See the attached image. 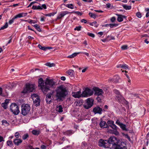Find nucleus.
Instances as JSON below:
<instances>
[{
  "label": "nucleus",
  "instance_id": "nucleus-1",
  "mask_svg": "<svg viewBox=\"0 0 149 149\" xmlns=\"http://www.w3.org/2000/svg\"><path fill=\"white\" fill-rule=\"evenodd\" d=\"M68 94L66 87L61 85L57 87L54 91L48 93L46 98L47 104H50L52 102L51 97L55 100L58 102L62 101Z\"/></svg>",
  "mask_w": 149,
  "mask_h": 149
},
{
  "label": "nucleus",
  "instance_id": "nucleus-2",
  "mask_svg": "<svg viewBox=\"0 0 149 149\" xmlns=\"http://www.w3.org/2000/svg\"><path fill=\"white\" fill-rule=\"evenodd\" d=\"M109 148L111 149H112L115 147V146H117L120 143V140L114 136H111L108 139Z\"/></svg>",
  "mask_w": 149,
  "mask_h": 149
},
{
  "label": "nucleus",
  "instance_id": "nucleus-3",
  "mask_svg": "<svg viewBox=\"0 0 149 149\" xmlns=\"http://www.w3.org/2000/svg\"><path fill=\"white\" fill-rule=\"evenodd\" d=\"M45 84L43 79L42 78H40L38 80V87L44 93L46 94L49 91V88L47 87Z\"/></svg>",
  "mask_w": 149,
  "mask_h": 149
},
{
  "label": "nucleus",
  "instance_id": "nucleus-4",
  "mask_svg": "<svg viewBox=\"0 0 149 149\" xmlns=\"http://www.w3.org/2000/svg\"><path fill=\"white\" fill-rule=\"evenodd\" d=\"M45 84L47 87L49 88V91L50 88H54L56 85V83L54 81L53 79H50L47 78L45 81Z\"/></svg>",
  "mask_w": 149,
  "mask_h": 149
},
{
  "label": "nucleus",
  "instance_id": "nucleus-5",
  "mask_svg": "<svg viewBox=\"0 0 149 149\" xmlns=\"http://www.w3.org/2000/svg\"><path fill=\"white\" fill-rule=\"evenodd\" d=\"M10 110L13 114L17 115L19 112V107L17 104L15 103H12L10 106Z\"/></svg>",
  "mask_w": 149,
  "mask_h": 149
},
{
  "label": "nucleus",
  "instance_id": "nucleus-6",
  "mask_svg": "<svg viewBox=\"0 0 149 149\" xmlns=\"http://www.w3.org/2000/svg\"><path fill=\"white\" fill-rule=\"evenodd\" d=\"M30 106L27 104H23L22 105L21 113L22 115L26 116L29 112L30 110Z\"/></svg>",
  "mask_w": 149,
  "mask_h": 149
},
{
  "label": "nucleus",
  "instance_id": "nucleus-7",
  "mask_svg": "<svg viewBox=\"0 0 149 149\" xmlns=\"http://www.w3.org/2000/svg\"><path fill=\"white\" fill-rule=\"evenodd\" d=\"M35 87L33 84H26V86L25 88L22 93H28L32 92L34 90Z\"/></svg>",
  "mask_w": 149,
  "mask_h": 149
},
{
  "label": "nucleus",
  "instance_id": "nucleus-8",
  "mask_svg": "<svg viewBox=\"0 0 149 149\" xmlns=\"http://www.w3.org/2000/svg\"><path fill=\"white\" fill-rule=\"evenodd\" d=\"M93 91L89 88H86L82 92V96L87 97L91 96L93 94Z\"/></svg>",
  "mask_w": 149,
  "mask_h": 149
},
{
  "label": "nucleus",
  "instance_id": "nucleus-9",
  "mask_svg": "<svg viewBox=\"0 0 149 149\" xmlns=\"http://www.w3.org/2000/svg\"><path fill=\"white\" fill-rule=\"evenodd\" d=\"M107 141H108V139L103 140L102 139H100L98 142L99 146L105 148H109V145L108 142Z\"/></svg>",
  "mask_w": 149,
  "mask_h": 149
},
{
  "label": "nucleus",
  "instance_id": "nucleus-10",
  "mask_svg": "<svg viewBox=\"0 0 149 149\" xmlns=\"http://www.w3.org/2000/svg\"><path fill=\"white\" fill-rule=\"evenodd\" d=\"M31 97L33 101L34 105L36 107L40 105V100L38 95L35 94H34L31 95Z\"/></svg>",
  "mask_w": 149,
  "mask_h": 149
},
{
  "label": "nucleus",
  "instance_id": "nucleus-11",
  "mask_svg": "<svg viewBox=\"0 0 149 149\" xmlns=\"http://www.w3.org/2000/svg\"><path fill=\"white\" fill-rule=\"evenodd\" d=\"M93 99L89 98L87 99L86 103L83 105L84 107L86 109H88L93 106Z\"/></svg>",
  "mask_w": 149,
  "mask_h": 149
},
{
  "label": "nucleus",
  "instance_id": "nucleus-12",
  "mask_svg": "<svg viewBox=\"0 0 149 149\" xmlns=\"http://www.w3.org/2000/svg\"><path fill=\"white\" fill-rule=\"evenodd\" d=\"M93 90L95 92V95H96L97 96H100L102 97H103L102 95L104 93L102 89L98 87H94L93 88Z\"/></svg>",
  "mask_w": 149,
  "mask_h": 149
},
{
  "label": "nucleus",
  "instance_id": "nucleus-13",
  "mask_svg": "<svg viewBox=\"0 0 149 149\" xmlns=\"http://www.w3.org/2000/svg\"><path fill=\"white\" fill-rule=\"evenodd\" d=\"M103 111H105V110L102 109L99 106H96L94 107L93 110V112L95 114H98L101 115L102 114Z\"/></svg>",
  "mask_w": 149,
  "mask_h": 149
},
{
  "label": "nucleus",
  "instance_id": "nucleus-14",
  "mask_svg": "<svg viewBox=\"0 0 149 149\" xmlns=\"http://www.w3.org/2000/svg\"><path fill=\"white\" fill-rule=\"evenodd\" d=\"M71 13L67 11L61 12L58 15L56 19H61L66 15Z\"/></svg>",
  "mask_w": 149,
  "mask_h": 149
},
{
  "label": "nucleus",
  "instance_id": "nucleus-15",
  "mask_svg": "<svg viewBox=\"0 0 149 149\" xmlns=\"http://www.w3.org/2000/svg\"><path fill=\"white\" fill-rule=\"evenodd\" d=\"M81 93V92L80 91L77 92H72V96L75 98L83 97V96H82V93Z\"/></svg>",
  "mask_w": 149,
  "mask_h": 149
},
{
  "label": "nucleus",
  "instance_id": "nucleus-16",
  "mask_svg": "<svg viewBox=\"0 0 149 149\" xmlns=\"http://www.w3.org/2000/svg\"><path fill=\"white\" fill-rule=\"evenodd\" d=\"M116 123L119 125L120 127L123 130L127 131V130L126 129V126L124 124L120 122L119 120H117L116 122Z\"/></svg>",
  "mask_w": 149,
  "mask_h": 149
},
{
  "label": "nucleus",
  "instance_id": "nucleus-17",
  "mask_svg": "<svg viewBox=\"0 0 149 149\" xmlns=\"http://www.w3.org/2000/svg\"><path fill=\"white\" fill-rule=\"evenodd\" d=\"M120 79L118 75H116L114 76L113 78L110 79L109 80V81H113L114 83H117L118 82L119 80Z\"/></svg>",
  "mask_w": 149,
  "mask_h": 149
},
{
  "label": "nucleus",
  "instance_id": "nucleus-18",
  "mask_svg": "<svg viewBox=\"0 0 149 149\" xmlns=\"http://www.w3.org/2000/svg\"><path fill=\"white\" fill-rule=\"evenodd\" d=\"M116 15L118 16L117 21L119 22H122L123 20V18H126V17L125 16L123 15H122L117 14Z\"/></svg>",
  "mask_w": 149,
  "mask_h": 149
},
{
  "label": "nucleus",
  "instance_id": "nucleus-19",
  "mask_svg": "<svg viewBox=\"0 0 149 149\" xmlns=\"http://www.w3.org/2000/svg\"><path fill=\"white\" fill-rule=\"evenodd\" d=\"M22 142V140L19 139H14L13 142L15 145L18 146Z\"/></svg>",
  "mask_w": 149,
  "mask_h": 149
},
{
  "label": "nucleus",
  "instance_id": "nucleus-20",
  "mask_svg": "<svg viewBox=\"0 0 149 149\" xmlns=\"http://www.w3.org/2000/svg\"><path fill=\"white\" fill-rule=\"evenodd\" d=\"M38 47L40 49L44 51H46L47 49H50L52 48L51 47H42L40 44L38 45Z\"/></svg>",
  "mask_w": 149,
  "mask_h": 149
},
{
  "label": "nucleus",
  "instance_id": "nucleus-21",
  "mask_svg": "<svg viewBox=\"0 0 149 149\" xmlns=\"http://www.w3.org/2000/svg\"><path fill=\"white\" fill-rule=\"evenodd\" d=\"M74 132L72 130H68L64 132L63 134L65 135L70 136L74 133Z\"/></svg>",
  "mask_w": 149,
  "mask_h": 149
},
{
  "label": "nucleus",
  "instance_id": "nucleus-22",
  "mask_svg": "<svg viewBox=\"0 0 149 149\" xmlns=\"http://www.w3.org/2000/svg\"><path fill=\"white\" fill-rule=\"evenodd\" d=\"M116 97L118 101V102H121L123 100H124L123 97L121 94L118 95H116Z\"/></svg>",
  "mask_w": 149,
  "mask_h": 149
},
{
  "label": "nucleus",
  "instance_id": "nucleus-23",
  "mask_svg": "<svg viewBox=\"0 0 149 149\" xmlns=\"http://www.w3.org/2000/svg\"><path fill=\"white\" fill-rule=\"evenodd\" d=\"M106 123L105 121L102 120L99 123V125L100 127L102 128H104L105 126Z\"/></svg>",
  "mask_w": 149,
  "mask_h": 149
},
{
  "label": "nucleus",
  "instance_id": "nucleus-24",
  "mask_svg": "<svg viewBox=\"0 0 149 149\" xmlns=\"http://www.w3.org/2000/svg\"><path fill=\"white\" fill-rule=\"evenodd\" d=\"M31 132L33 134L36 136H38L40 134V133L39 130H33Z\"/></svg>",
  "mask_w": 149,
  "mask_h": 149
},
{
  "label": "nucleus",
  "instance_id": "nucleus-25",
  "mask_svg": "<svg viewBox=\"0 0 149 149\" xmlns=\"http://www.w3.org/2000/svg\"><path fill=\"white\" fill-rule=\"evenodd\" d=\"M57 111L59 113H61L63 111V108L61 105H59L56 107Z\"/></svg>",
  "mask_w": 149,
  "mask_h": 149
},
{
  "label": "nucleus",
  "instance_id": "nucleus-26",
  "mask_svg": "<svg viewBox=\"0 0 149 149\" xmlns=\"http://www.w3.org/2000/svg\"><path fill=\"white\" fill-rule=\"evenodd\" d=\"M81 53V52L74 53L71 55H70L68 56V57L70 58H72L76 56L77 54H78Z\"/></svg>",
  "mask_w": 149,
  "mask_h": 149
},
{
  "label": "nucleus",
  "instance_id": "nucleus-27",
  "mask_svg": "<svg viewBox=\"0 0 149 149\" xmlns=\"http://www.w3.org/2000/svg\"><path fill=\"white\" fill-rule=\"evenodd\" d=\"M123 8L126 10H129L131 8V6H127L126 5H122Z\"/></svg>",
  "mask_w": 149,
  "mask_h": 149
},
{
  "label": "nucleus",
  "instance_id": "nucleus-28",
  "mask_svg": "<svg viewBox=\"0 0 149 149\" xmlns=\"http://www.w3.org/2000/svg\"><path fill=\"white\" fill-rule=\"evenodd\" d=\"M8 101V100H6L3 103L1 104V106L4 108L5 109H6L7 107V102H6Z\"/></svg>",
  "mask_w": 149,
  "mask_h": 149
},
{
  "label": "nucleus",
  "instance_id": "nucleus-29",
  "mask_svg": "<svg viewBox=\"0 0 149 149\" xmlns=\"http://www.w3.org/2000/svg\"><path fill=\"white\" fill-rule=\"evenodd\" d=\"M89 25L91 26H94L96 27H97L98 26V24H97V22L96 21H94L90 23Z\"/></svg>",
  "mask_w": 149,
  "mask_h": 149
},
{
  "label": "nucleus",
  "instance_id": "nucleus-30",
  "mask_svg": "<svg viewBox=\"0 0 149 149\" xmlns=\"http://www.w3.org/2000/svg\"><path fill=\"white\" fill-rule=\"evenodd\" d=\"M33 26L39 32H41V29L40 28V26L38 24H35L33 25Z\"/></svg>",
  "mask_w": 149,
  "mask_h": 149
},
{
  "label": "nucleus",
  "instance_id": "nucleus-31",
  "mask_svg": "<svg viewBox=\"0 0 149 149\" xmlns=\"http://www.w3.org/2000/svg\"><path fill=\"white\" fill-rule=\"evenodd\" d=\"M22 21H24L26 22H27L29 23L32 24V23L33 24H35L36 23V21L33 20L31 19H30L29 21H28V20H22Z\"/></svg>",
  "mask_w": 149,
  "mask_h": 149
},
{
  "label": "nucleus",
  "instance_id": "nucleus-32",
  "mask_svg": "<svg viewBox=\"0 0 149 149\" xmlns=\"http://www.w3.org/2000/svg\"><path fill=\"white\" fill-rule=\"evenodd\" d=\"M2 125L8 126L9 125V124L8 123L7 121L6 120H3L2 121Z\"/></svg>",
  "mask_w": 149,
  "mask_h": 149
},
{
  "label": "nucleus",
  "instance_id": "nucleus-33",
  "mask_svg": "<svg viewBox=\"0 0 149 149\" xmlns=\"http://www.w3.org/2000/svg\"><path fill=\"white\" fill-rule=\"evenodd\" d=\"M29 137V136L28 133L24 134L22 137V139L24 140L27 139Z\"/></svg>",
  "mask_w": 149,
  "mask_h": 149
},
{
  "label": "nucleus",
  "instance_id": "nucleus-34",
  "mask_svg": "<svg viewBox=\"0 0 149 149\" xmlns=\"http://www.w3.org/2000/svg\"><path fill=\"white\" fill-rule=\"evenodd\" d=\"M66 6L68 8L71 9H73L74 8L73 5L72 4H67Z\"/></svg>",
  "mask_w": 149,
  "mask_h": 149
},
{
  "label": "nucleus",
  "instance_id": "nucleus-35",
  "mask_svg": "<svg viewBox=\"0 0 149 149\" xmlns=\"http://www.w3.org/2000/svg\"><path fill=\"white\" fill-rule=\"evenodd\" d=\"M89 15L91 17H92L94 19H95L97 17V15L95 14L91 13H89Z\"/></svg>",
  "mask_w": 149,
  "mask_h": 149
},
{
  "label": "nucleus",
  "instance_id": "nucleus-36",
  "mask_svg": "<svg viewBox=\"0 0 149 149\" xmlns=\"http://www.w3.org/2000/svg\"><path fill=\"white\" fill-rule=\"evenodd\" d=\"M45 65L47 66H48L49 67H52L53 66H54L55 65L54 63H47L45 64Z\"/></svg>",
  "mask_w": 149,
  "mask_h": 149
},
{
  "label": "nucleus",
  "instance_id": "nucleus-37",
  "mask_svg": "<svg viewBox=\"0 0 149 149\" xmlns=\"http://www.w3.org/2000/svg\"><path fill=\"white\" fill-rule=\"evenodd\" d=\"M8 26V24L7 22H6L5 23V25H4L3 26H2L1 27V28L0 29V30H3L4 29H5L7 28Z\"/></svg>",
  "mask_w": 149,
  "mask_h": 149
},
{
  "label": "nucleus",
  "instance_id": "nucleus-38",
  "mask_svg": "<svg viewBox=\"0 0 149 149\" xmlns=\"http://www.w3.org/2000/svg\"><path fill=\"white\" fill-rule=\"evenodd\" d=\"M7 144L8 146L11 147L13 145L12 141L11 140H8L7 142Z\"/></svg>",
  "mask_w": 149,
  "mask_h": 149
},
{
  "label": "nucleus",
  "instance_id": "nucleus-39",
  "mask_svg": "<svg viewBox=\"0 0 149 149\" xmlns=\"http://www.w3.org/2000/svg\"><path fill=\"white\" fill-rule=\"evenodd\" d=\"M107 123L110 127H111V125H113L114 124V122L113 121L109 120L107 121Z\"/></svg>",
  "mask_w": 149,
  "mask_h": 149
},
{
  "label": "nucleus",
  "instance_id": "nucleus-40",
  "mask_svg": "<svg viewBox=\"0 0 149 149\" xmlns=\"http://www.w3.org/2000/svg\"><path fill=\"white\" fill-rule=\"evenodd\" d=\"M56 13V12L55 13H50L48 14H45V16H46L51 17L52 16L54 15Z\"/></svg>",
  "mask_w": 149,
  "mask_h": 149
},
{
  "label": "nucleus",
  "instance_id": "nucleus-41",
  "mask_svg": "<svg viewBox=\"0 0 149 149\" xmlns=\"http://www.w3.org/2000/svg\"><path fill=\"white\" fill-rule=\"evenodd\" d=\"M110 127L113 130H117L118 129L117 127L114 124L113 125H111Z\"/></svg>",
  "mask_w": 149,
  "mask_h": 149
},
{
  "label": "nucleus",
  "instance_id": "nucleus-42",
  "mask_svg": "<svg viewBox=\"0 0 149 149\" xmlns=\"http://www.w3.org/2000/svg\"><path fill=\"white\" fill-rule=\"evenodd\" d=\"M73 71L72 70H69L68 71V74L72 76L73 74Z\"/></svg>",
  "mask_w": 149,
  "mask_h": 149
},
{
  "label": "nucleus",
  "instance_id": "nucleus-43",
  "mask_svg": "<svg viewBox=\"0 0 149 149\" xmlns=\"http://www.w3.org/2000/svg\"><path fill=\"white\" fill-rule=\"evenodd\" d=\"M113 91L114 93L116 94V95H118L120 94L119 91L117 89H114L113 90Z\"/></svg>",
  "mask_w": 149,
  "mask_h": 149
},
{
  "label": "nucleus",
  "instance_id": "nucleus-44",
  "mask_svg": "<svg viewBox=\"0 0 149 149\" xmlns=\"http://www.w3.org/2000/svg\"><path fill=\"white\" fill-rule=\"evenodd\" d=\"M22 17V14L21 13H20L15 16V18L17 19L18 18H21Z\"/></svg>",
  "mask_w": 149,
  "mask_h": 149
},
{
  "label": "nucleus",
  "instance_id": "nucleus-45",
  "mask_svg": "<svg viewBox=\"0 0 149 149\" xmlns=\"http://www.w3.org/2000/svg\"><path fill=\"white\" fill-rule=\"evenodd\" d=\"M16 19L15 18V16L12 18L11 19H10L9 21V24H11L13 23L14 22V20Z\"/></svg>",
  "mask_w": 149,
  "mask_h": 149
},
{
  "label": "nucleus",
  "instance_id": "nucleus-46",
  "mask_svg": "<svg viewBox=\"0 0 149 149\" xmlns=\"http://www.w3.org/2000/svg\"><path fill=\"white\" fill-rule=\"evenodd\" d=\"M118 25V24H110V27L111 28H113L115 27H116Z\"/></svg>",
  "mask_w": 149,
  "mask_h": 149
},
{
  "label": "nucleus",
  "instance_id": "nucleus-47",
  "mask_svg": "<svg viewBox=\"0 0 149 149\" xmlns=\"http://www.w3.org/2000/svg\"><path fill=\"white\" fill-rule=\"evenodd\" d=\"M102 98V97L101 96L100 97L99 96H98L96 98V100L98 102H102L101 98Z\"/></svg>",
  "mask_w": 149,
  "mask_h": 149
},
{
  "label": "nucleus",
  "instance_id": "nucleus-48",
  "mask_svg": "<svg viewBox=\"0 0 149 149\" xmlns=\"http://www.w3.org/2000/svg\"><path fill=\"white\" fill-rule=\"evenodd\" d=\"M81 28V26H77L75 27L74 30H77V31H80Z\"/></svg>",
  "mask_w": 149,
  "mask_h": 149
},
{
  "label": "nucleus",
  "instance_id": "nucleus-49",
  "mask_svg": "<svg viewBox=\"0 0 149 149\" xmlns=\"http://www.w3.org/2000/svg\"><path fill=\"white\" fill-rule=\"evenodd\" d=\"M20 136L19 133L18 132H16L15 134V136L16 137V139L18 138Z\"/></svg>",
  "mask_w": 149,
  "mask_h": 149
},
{
  "label": "nucleus",
  "instance_id": "nucleus-50",
  "mask_svg": "<svg viewBox=\"0 0 149 149\" xmlns=\"http://www.w3.org/2000/svg\"><path fill=\"white\" fill-rule=\"evenodd\" d=\"M127 45H124L121 47V48L122 50H125L127 49Z\"/></svg>",
  "mask_w": 149,
  "mask_h": 149
},
{
  "label": "nucleus",
  "instance_id": "nucleus-51",
  "mask_svg": "<svg viewBox=\"0 0 149 149\" xmlns=\"http://www.w3.org/2000/svg\"><path fill=\"white\" fill-rule=\"evenodd\" d=\"M87 35L93 38H94L95 36V35L94 34L91 33H87Z\"/></svg>",
  "mask_w": 149,
  "mask_h": 149
},
{
  "label": "nucleus",
  "instance_id": "nucleus-52",
  "mask_svg": "<svg viewBox=\"0 0 149 149\" xmlns=\"http://www.w3.org/2000/svg\"><path fill=\"white\" fill-rule=\"evenodd\" d=\"M71 13H75L77 14L78 15H80V16H81L82 15V13L79 11H73Z\"/></svg>",
  "mask_w": 149,
  "mask_h": 149
},
{
  "label": "nucleus",
  "instance_id": "nucleus-53",
  "mask_svg": "<svg viewBox=\"0 0 149 149\" xmlns=\"http://www.w3.org/2000/svg\"><path fill=\"white\" fill-rule=\"evenodd\" d=\"M132 97H135L136 98H139V97L137 94H132Z\"/></svg>",
  "mask_w": 149,
  "mask_h": 149
},
{
  "label": "nucleus",
  "instance_id": "nucleus-54",
  "mask_svg": "<svg viewBox=\"0 0 149 149\" xmlns=\"http://www.w3.org/2000/svg\"><path fill=\"white\" fill-rule=\"evenodd\" d=\"M136 15L139 18H140L141 17V14L139 12H138L136 13Z\"/></svg>",
  "mask_w": 149,
  "mask_h": 149
},
{
  "label": "nucleus",
  "instance_id": "nucleus-55",
  "mask_svg": "<svg viewBox=\"0 0 149 149\" xmlns=\"http://www.w3.org/2000/svg\"><path fill=\"white\" fill-rule=\"evenodd\" d=\"M116 19V17H113L111 18L110 20L112 22H115Z\"/></svg>",
  "mask_w": 149,
  "mask_h": 149
},
{
  "label": "nucleus",
  "instance_id": "nucleus-56",
  "mask_svg": "<svg viewBox=\"0 0 149 149\" xmlns=\"http://www.w3.org/2000/svg\"><path fill=\"white\" fill-rule=\"evenodd\" d=\"M122 68H123L124 69H127L128 68V66L127 65L124 64L123 65H122Z\"/></svg>",
  "mask_w": 149,
  "mask_h": 149
},
{
  "label": "nucleus",
  "instance_id": "nucleus-57",
  "mask_svg": "<svg viewBox=\"0 0 149 149\" xmlns=\"http://www.w3.org/2000/svg\"><path fill=\"white\" fill-rule=\"evenodd\" d=\"M117 130H115L114 131L113 130V133L115 134L116 135H118L119 134V133L117 131Z\"/></svg>",
  "mask_w": 149,
  "mask_h": 149
},
{
  "label": "nucleus",
  "instance_id": "nucleus-58",
  "mask_svg": "<svg viewBox=\"0 0 149 149\" xmlns=\"http://www.w3.org/2000/svg\"><path fill=\"white\" fill-rule=\"evenodd\" d=\"M42 8V9H46L47 7L46 5L45 4H42L41 6Z\"/></svg>",
  "mask_w": 149,
  "mask_h": 149
},
{
  "label": "nucleus",
  "instance_id": "nucleus-59",
  "mask_svg": "<svg viewBox=\"0 0 149 149\" xmlns=\"http://www.w3.org/2000/svg\"><path fill=\"white\" fill-rule=\"evenodd\" d=\"M28 149H35L31 145H29L27 147Z\"/></svg>",
  "mask_w": 149,
  "mask_h": 149
},
{
  "label": "nucleus",
  "instance_id": "nucleus-60",
  "mask_svg": "<svg viewBox=\"0 0 149 149\" xmlns=\"http://www.w3.org/2000/svg\"><path fill=\"white\" fill-rule=\"evenodd\" d=\"M2 88L1 87H0V95H1L2 96H3L4 95H2Z\"/></svg>",
  "mask_w": 149,
  "mask_h": 149
},
{
  "label": "nucleus",
  "instance_id": "nucleus-61",
  "mask_svg": "<svg viewBox=\"0 0 149 149\" xmlns=\"http://www.w3.org/2000/svg\"><path fill=\"white\" fill-rule=\"evenodd\" d=\"M41 148L42 149H46V146L44 145H42L41 146Z\"/></svg>",
  "mask_w": 149,
  "mask_h": 149
},
{
  "label": "nucleus",
  "instance_id": "nucleus-62",
  "mask_svg": "<svg viewBox=\"0 0 149 149\" xmlns=\"http://www.w3.org/2000/svg\"><path fill=\"white\" fill-rule=\"evenodd\" d=\"M37 10L38 9H40V10H42V7L40 6H37Z\"/></svg>",
  "mask_w": 149,
  "mask_h": 149
},
{
  "label": "nucleus",
  "instance_id": "nucleus-63",
  "mask_svg": "<svg viewBox=\"0 0 149 149\" xmlns=\"http://www.w3.org/2000/svg\"><path fill=\"white\" fill-rule=\"evenodd\" d=\"M81 21L82 22H84L85 24L87 22V20L84 19H82Z\"/></svg>",
  "mask_w": 149,
  "mask_h": 149
},
{
  "label": "nucleus",
  "instance_id": "nucleus-64",
  "mask_svg": "<svg viewBox=\"0 0 149 149\" xmlns=\"http://www.w3.org/2000/svg\"><path fill=\"white\" fill-rule=\"evenodd\" d=\"M21 14L22 15V17L26 16L28 14L27 13H22Z\"/></svg>",
  "mask_w": 149,
  "mask_h": 149
}]
</instances>
